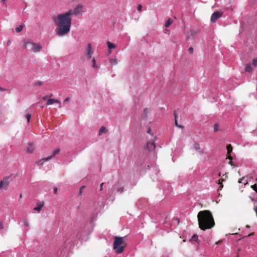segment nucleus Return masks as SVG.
<instances>
[{"mask_svg": "<svg viewBox=\"0 0 257 257\" xmlns=\"http://www.w3.org/2000/svg\"><path fill=\"white\" fill-rule=\"evenodd\" d=\"M83 6L78 5L73 10H69L67 12L53 16V21L56 26V32L59 36H63L67 34L70 30L72 23L71 17L77 15L81 13Z\"/></svg>", "mask_w": 257, "mask_h": 257, "instance_id": "nucleus-1", "label": "nucleus"}, {"mask_svg": "<svg viewBox=\"0 0 257 257\" xmlns=\"http://www.w3.org/2000/svg\"><path fill=\"white\" fill-rule=\"evenodd\" d=\"M199 228L203 230L212 228L215 223L211 212L208 210L200 211L197 215Z\"/></svg>", "mask_w": 257, "mask_h": 257, "instance_id": "nucleus-2", "label": "nucleus"}, {"mask_svg": "<svg viewBox=\"0 0 257 257\" xmlns=\"http://www.w3.org/2000/svg\"><path fill=\"white\" fill-rule=\"evenodd\" d=\"M126 237V236L123 237L115 236L114 237L113 249H116V251L118 254L122 252L124 248L127 245V243L125 242Z\"/></svg>", "mask_w": 257, "mask_h": 257, "instance_id": "nucleus-3", "label": "nucleus"}, {"mask_svg": "<svg viewBox=\"0 0 257 257\" xmlns=\"http://www.w3.org/2000/svg\"><path fill=\"white\" fill-rule=\"evenodd\" d=\"M24 47L27 48L30 47L34 52H39L42 49V46L38 43L33 42L30 40L24 43Z\"/></svg>", "mask_w": 257, "mask_h": 257, "instance_id": "nucleus-4", "label": "nucleus"}, {"mask_svg": "<svg viewBox=\"0 0 257 257\" xmlns=\"http://www.w3.org/2000/svg\"><path fill=\"white\" fill-rule=\"evenodd\" d=\"M84 233L80 232L79 231H75L70 236V240L71 241L74 243L77 239H81L82 236L84 235Z\"/></svg>", "mask_w": 257, "mask_h": 257, "instance_id": "nucleus-5", "label": "nucleus"}, {"mask_svg": "<svg viewBox=\"0 0 257 257\" xmlns=\"http://www.w3.org/2000/svg\"><path fill=\"white\" fill-rule=\"evenodd\" d=\"M93 54V50L92 48L91 45V44H88L86 49L85 56L86 57L87 59H91Z\"/></svg>", "mask_w": 257, "mask_h": 257, "instance_id": "nucleus-6", "label": "nucleus"}, {"mask_svg": "<svg viewBox=\"0 0 257 257\" xmlns=\"http://www.w3.org/2000/svg\"><path fill=\"white\" fill-rule=\"evenodd\" d=\"M223 15L222 12H220L218 11L214 12L211 16V21L212 23H215L217 19L220 18Z\"/></svg>", "mask_w": 257, "mask_h": 257, "instance_id": "nucleus-7", "label": "nucleus"}, {"mask_svg": "<svg viewBox=\"0 0 257 257\" xmlns=\"http://www.w3.org/2000/svg\"><path fill=\"white\" fill-rule=\"evenodd\" d=\"M9 177L5 178L3 180H2L0 182V189H4L6 190L8 189V187L10 184V182L9 181Z\"/></svg>", "mask_w": 257, "mask_h": 257, "instance_id": "nucleus-8", "label": "nucleus"}, {"mask_svg": "<svg viewBox=\"0 0 257 257\" xmlns=\"http://www.w3.org/2000/svg\"><path fill=\"white\" fill-rule=\"evenodd\" d=\"M146 147L149 151L154 150L156 147L155 142L154 141L148 142L146 145Z\"/></svg>", "mask_w": 257, "mask_h": 257, "instance_id": "nucleus-9", "label": "nucleus"}, {"mask_svg": "<svg viewBox=\"0 0 257 257\" xmlns=\"http://www.w3.org/2000/svg\"><path fill=\"white\" fill-rule=\"evenodd\" d=\"M54 103H58L59 104V107L60 108L61 107V102L58 100V99H49L47 100L46 102V104L47 105H51L53 104Z\"/></svg>", "mask_w": 257, "mask_h": 257, "instance_id": "nucleus-10", "label": "nucleus"}, {"mask_svg": "<svg viewBox=\"0 0 257 257\" xmlns=\"http://www.w3.org/2000/svg\"><path fill=\"white\" fill-rule=\"evenodd\" d=\"M60 151V150L59 149H56L53 151V155L52 156H49L48 157L45 158L43 159L45 161H48L49 160H51L52 159L55 155H56L57 154H58Z\"/></svg>", "mask_w": 257, "mask_h": 257, "instance_id": "nucleus-11", "label": "nucleus"}, {"mask_svg": "<svg viewBox=\"0 0 257 257\" xmlns=\"http://www.w3.org/2000/svg\"><path fill=\"white\" fill-rule=\"evenodd\" d=\"M34 147L33 146V143H29L27 148L26 149L27 153L29 154H31L34 152Z\"/></svg>", "mask_w": 257, "mask_h": 257, "instance_id": "nucleus-12", "label": "nucleus"}, {"mask_svg": "<svg viewBox=\"0 0 257 257\" xmlns=\"http://www.w3.org/2000/svg\"><path fill=\"white\" fill-rule=\"evenodd\" d=\"M44 205V202H42V203H38L37 205V207H35L34 208V210H36L39 212L41 210L42 208L43 207Z\"/></svg>", "mask_w": 257, "mask_h": 257, "instance_id": "nucleus-13", "label": "nucleus"}, {"mask_svg": "<svg viewBox=\"0 0 257 257\" xmlns=\"http://www.w3.org/2000/svg\"><path fill=\"white\" fill-rule=\"evenodd\" d=\"M107 132L108 130L104 126H102L99 131V135L100 136L102 133H106Z\"/></svg>", "mask_w": 257, "mask_h": 257, "instance_id": "nucleus-14", "label": "nucleus"}, {"mask_svg": "<svg viewBox=\"0 0 257 257\" xmlns=\"http://www.w3.org/2000/svg\"><path fill=\"white\" fill-rule=\"evenodd\" d=\"M92 67L93 68H95V69H99V66H97L96 65V60L94 58H92Z\"/></svg>", "mask_w": 257, "mask_h": 257, "instance_id": "nucleus-15", "label": "nucleus"}, {"mask_svg": "<svg viewBox=\"0 0 257 257\" xmlns=\"http://www.w3.org/2000/svg\"><path fill=\"white\" fill-rule=\"evenodd\" d=\"M24 26H25V25L24 24H22L19 27H17L16 28V32H17V33L21 32L22 31V30H23V28L24 27Z\"/></svg>", "mask_w": 257, "mask_h": 257, "instance_id": "nucleus-16", "label": "nucleus"}, {"mask_svg": "<svg viewBox=\"0 0 257 257\" xmlns=\"http://www.w3.org/2000/svg\"><path fill=\"white\" fill-rule=\"evenodd\" d=\"M173 23V20L171 18H169L166 22L165 26L166 28L169 27Z\"/></svg>", "mask_w": 257, "mask_h": 257, "instance_id": "nucleus-17", "label": "nucleus"}, {"mask_svg": "<svg viewBox=\"0 0 257 257\" xmlns=\"http://www.w3.org/2000/svg\"><path fill=\"white\" fill-rule=\"evenodd\" d=\"M252 68L250 64H247L245 66V71L248 72H251Z\"/></svg>", "mask_w": 257, "mask_h": 257, "instance_id": "nucleus-18", "label": "nucleus"}, {"mask_svg": "<svg viewBox=\"0 0 257 257\" xmlns=\"http://www.w3.org/2000/svg\"><path fill=\"white\" fill-rule=\"evenodd\" d=\"M106 44H107L108 48L109 49H113L115 47V45L111 43V42H110L109 41L107 42Z\"/></svg>", "mask_w": 257, "mask_h": 257, "instance_id": "nucleus-19", "label": "nucleus"}, {"mask_svg": "<svg viewBox=\"0 0 257 257\" xmlns=\"http://www.w3.org/2000/svg\"><path fill=\"white\" fill-rule=\"evenodd\" d=\"M174 116H175V122L176 126H177V127H180V128H183V126L179 125L178 124V121H177V116H176V114L175 112H174Z\"/></svg>", "mask_w": 257, "mask_h": 257, "instance_id": "nucleus-20", "label": "nucleus"}, {"mask_svg": "<svg viewBox=\"0 0 257 257\" xmlns=\"http://www.w3.org/2000/svg\"><path fill=\"white\" fill-rule=\"evenodd\" d=\"M109 62L112 65H116L117 63V61L116 59L110 58L109 59Z\"/></svg>", "mask_w": 257, "mask_h": 257, "instance_id": "nucleus-21", "label": "nucleus"}, {"mask_svg": "<svg viewBox=\"0 0 257 257\" xmlns=\"http://www.w3.org/2000/svg\"><path fill=\"white\" fill-rule=\"evenodd\" d=\"M238 183H244V185H246L247 184V182L246 181V180L244 178H242L241 179H239Z\"/></svg>", "mask_w": 257, "mask_h": 257, "instance_id": "nucleus-22", "label": "nucleus"}, {"mask_svg": "<svg viewBox=\"0 0 257 257\" xmlns=\"http://www.w3.org/2000/svg\"><path fill=\"white\" fill-rule=\"evenodd\" d=\"M227 154H229L232 151V148L230 145H228L227 146Z\"/></svg>", "mask_w": 257, "mask_h": 257, "instance_id": "nucleus-23", "label": "nucleus"}, {"mask_svg": "<svg viewBox=\"0 0 257 257\" xmlns=\"http://www.w3.org/2000/svg\"><path fill=\"white\" fill-rule=\"evenodd\" d=\"M213 129L214 132H217L219 131V125L217 123H215L214 125Z\"/></svg>", "mask_w": 257, "mask_h": 257, "instance_id": "nucleus-24", "label": "nucleus"}, {"mask_svg": "<svg viewBox=\"0 0 257 257\" xmlns=\"http://www.w3.org/2000/svg\"><path fill=\"white\" fill-rule=\"evenodd\" d=\"M194 149L195 150H199L200 149V145L199 144H195L194 145Z\"/></svg>", "mask_w": 257, "mask_h": 257, "instance_id": "nucleus-25", "label": "nucleus"}, {"mask_svg": "<svg viewBox=\"0 0 257 257\" xmlns=\"http://www.w3.org/2000/svg\"><path fill=\"white\" fill-rule=\"evenodd\" d=\"M251 188L257 193V185L256 184L251 185Z\"/></svg>", "mask_w": 257, "mask_h": 257, "instance_id": "nucleus-26", "label": "nucleus"}, {"mask_svg": "<svg viewBox=\"0 0 257 257\" xmlns=\"http://www.w3.org/2000/svg\"><path fill=\"white\" fill-rule=\"evenodd\" d=\"M198 236L196 234H194L191 238V240L197 241L198 239Z\"/></svg>", "mask_w": 257, "mask_h": 257, "instance_id": "nucleus-27", "label": "nucleus"}, {"mask_svg": "<svg viewBox=\"0 0 257 257\" xmlns=\"http://www.w3.org/2000/svg\"><path fill=\"white\" fill-rule=\"evenodd\" d=\"M252 65L254 67H256L257 66V58H254V59H253V60H252Z\"/></svg>", "mask_w": 257, "mask_h": 257, "instance_id": "nucleus-28", "label": "nucleus"}, {"mask_svg": "<svg viewBox=\"0 0 257 257\" xmlns=\"http://www.w3.org/2000/svg\"><path fill=\"white\" fill-rule=\"evenodd\" d=\"M85 188V186H82L80 187V190H79V194L80 195H81L82 194V192H83V190Z\"/></svg>", "mask_w": 257, "mask_h": 257, "instance_id": "nucleus-29", "label": "nucleus"}, {"mask_svg": "<svg viewBox=\"0 0 257 257\" xmlns=\"http://www.w3.org/2000/svg\"><path fill=\"white\" fill-rule=\"evenodd\" d=\"M31 117V114H27L26 115V118H27V119L28 120V122H30Z\"/></svg>", "mask_w": 257, "mask_h": 257, "instance_id": "nucleus-30", "label": "nucleus"}, {"mask_svg": "<svg viewBox=\"0 0 257 257\" xmlns=\"http://www.w3.org/2000/svg\"><path fill=\"white\" fill-rule=\"evenodd\" d=\"M188 52L190 54H192L193 52V48L192 47H190L189 49H188Z\"/></svg>", "mask_w": 257, "mask_h": 257, "instance_id": "nucleus-31", "label": "nucleus"}, {"mask_svg": "<svg viewBox=\"0 0 257 257\" xmlns=\"http://www.w3.org/2000/svg\"><path fill=\"white\" fill-rule=\"evenodd\" d=\"M142 6L141 5H139L138 6V10L139 11V12H141V10H142Z\"/></svg>", "mask_w": 257, "mask_h": 257, "instance_id": "nucleus-32", "label": "nucleus"}, {"mask_svg": "<svg viewBox=\"0 0 257 257\" xmlns=\"http://www.w3.org/2000/svg\"><path fill=\"white\" fill-rule=\"evenodd\" d=\"M43 83L41 81L37 82L35 83V85L41 86Z\"/></svg>", "mask_w": 257, "mask_h": 257, "instance_id": "nucleus-33", "label": "nucleus"}, {"mask_svg": "<svg viewBox=\"0 0 257 257\" xmlns=\"http://www.w3.org/2000/svg\"><path fill=\"white\" fill-rule=\"evenodd\" d=\"M69 100H70V98H69V97H66V98L65 99L64 101V103H65V102H68V101H69Z\"/></svg>", "mask_w": 257, "mask_h": 257, "instance_id": "nucleus-34", "label": "nucleus"}, {"mask_svg": "<svg viewBox=\"0 0 257 257\" xmlns=\"http://www.w3.org/2000/svg\"><path fill=\"white\" fill-rule=\"evenodd\" d=\"M24 223L26 225V226H27V227H29V222H28V221L27 220H25L24 221Z\"/></svg>", "mask_w": 257, "mask_h": 257, "instance_id": "nucleus-35", "label": "nucleus"}, {"mask_svg": "<svg viewBox=\"0 0 257 257\" xmlns=\"http://www.w3.org/2000/svg\"><path fill=\"white\" fill-rule=\"evenodd\" d=\"M49 97V95H46L43 97V99L44 100H46L48 99V98Z\"/></svg>", "mask_w": 257, "mask_h": 257, "instance_id": "nucleus-36", "label": "nucleus"}, {"mask_svg": "<svg viewBox=\"0 0 257 257\" xmlns=\"http://www.w3.org/2000/svg\"><path fill=\"white\" fill-rule=\"evenodd\" d=\"M57 190H58V189L57 187H55L54 188V190H53V192L54 194L56 193L57 192Z\"/></svg>", "mask_w": 257, "mask_h": 257, "instance_id": "nucleus-37", "label": "nucleus"}, {"mask_svg": "<svg viewBox=\"0 0 257 257\" xmlns=\"http://www.w3.org/2000/svg\"><path fill=\"white\" fill-rule=\"evenodd\" d=\"M221 180H219L218 181H219V183L218 184H220V187H223V185L222 184V183L220 182Z\"/></svg>", "mask_w": 257, "mask_h": 257, "instance_id": "nucleus-38", "label": "nucleus"}, {"mask_svg": "<svg viewBox=\"0 0 257 257\" xmlns=\"http://www.w3.org/2000/svg\"><path fill=\"white\" fill-rule=\"evenodd\" d=\"M3 228H4V226H3L2 222H1L0 223V229H3Z\"/></svg>", "mask_w": 257, "mask_h": 257, "instance_id": "nucleus-39", "label": "nucleus"}, {"mask_svg": "<svg viewBox=\"0 0 257 257\" xmlns=\"http://www.w3.org/2000/svg\"><path fill=\"white\" fill-rule=\"evenodd\" d=\"M103 183H102L101 184H100V191H101L102 190V186L103 185Z\"/></svg>", "mask_w": 257, "mask_h": 257, "instance_id": "nucleus-40", "label": "nucleus"}, {"mask_svg": "<svg viewBox=\"0 0 257 257\" xmlns=\"http://www.w3.org/2000/svg\"><path fill=\"white\" fill-rule=\"evenodd\" d=\"M254 210L256 212V216H257V206H255V207H254Z\"/></svg>", "mask_w": 257, "mask_h": 257, "instance_id": "nucleus-41", "label": "nucleus"}, {"mask_svg": "<svg viewBox=\"0 0 257 257\" xmlns=\"http://www.w3.org/2000/svg\"><path fill=\"white\" fill-rule=\"evenodd\" d=\"M148 134H151V129L150 128H149L148 130Z\"/></svg>", "mask_w": 257, "mask_h": 257, "instance_id": "nucleus-42", "label": "nucleus"}, {"mask_svg": "<svg viewBox=\"0 0 257 257\" xmlns=\"http://www.w3.org/2000/svg\"><path fill=\"white\" fill-rule=\"evenodd\" d=\"M228 157L229 158L230 160H231V158H230V157ZM229 164H231V165H232V161H231V160H230V161H229Z\"/></svg>", "mask_w": 257, "mask_h": 257, "instance_id": "nucleus-43", "label": "nucleus"}, {"mask_svg": "<svg viewBox=\"0 0 257 257\" xmlns=\"http://www.w3.org/2000/svg\"><path fill=\"white\" fill-rule=\"evenodd\" d=\"M5 90V89L0 87V91H4Z\"/></svg>", "mask_w": 257, "mask_h": 257, "instance_id": "nucleus-44", "label": "nucleus"}, {"mask_svg": "<svg viewBox=\"0 0 257 257\" xmlns=\"http://www.w3.org/2000/svg\"><path fill=\"white\" fill-rule=\"evenodd\" d=\"M6 1H7V0H2V2L3 3H5V2H6Z\"/></svg>", "mask_w": 257, "mask_h": 257, "instance_id": "nucleus-45", "label": "nucleus"}, {"mask_svg": "<svg viewBox=\"0 0 257 257\" xmlns=\"http://www.w3.org/2000/svg\"><path fill=\"white\" fill-rule=\"evenodd\" d=\"M52 96H53V94H51L50 95V97H52Z\"/></svg>", "mask_w": 257, "mask_h": 257, "instance_id": "nucleus-46", "label": "nucleus"}, {"mask_svg": "<svg viewBox=\"0 0 257 257\" xmlns=\"http://www.w3.org/2000/svg\"><path fill=\"white\" fill-rule=\"evenodd\" d=\"M199 152H200V153H201V154H202V153H203V151H200Z\"/></svg>", "mask_w": 257, "mask_h": 257, "instance_id": "nucleus-47", "label": "nucleus"}, {"mask_svg": "<svg viewBox=\"0 0 257 257\" xmlns=\"http://www.w3.org/2000/svg\"><path fill=\"white\" fill-rule=\"evenodd\" d=\"M255 184H256V185H257V179H256V183H255Z\"/></svg>", "mask_w": 257, "mask_h": 257, "instance_id": "nucleus-48", "label": "nucleus"}, {"mask_svg": "<svg viewBox=\"0 0 257 257\" xmlns=\"http://www.w3.org/2000/svg\"><path fill=\"white\" fill-rule=\"evenodd\" d=\"M218 176H220V173H219Z\"/></svg>", "mask_w": 257, "mask_h": 257, "instance_id": "nucleus-49", "label": "nucleus"}, {"mask_svg": "<svg viewBox=\"0 0 257 257\" xmlns=\"http://www.w3.org/2000/svg\"><path fill=\"white\" fill-rule=\"evenodd\" d=\"M20 198L22 197V194L20 195Z\"/></svg>", "mask_w": 257, "mask_h": 257, "instance_id": "nucleus-50", "label": "nucleus"}]
</instances>
